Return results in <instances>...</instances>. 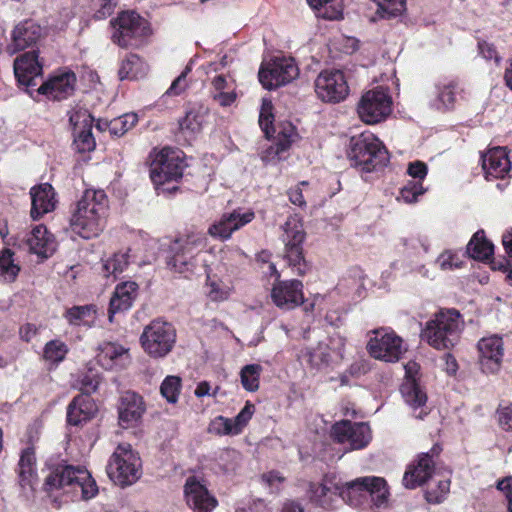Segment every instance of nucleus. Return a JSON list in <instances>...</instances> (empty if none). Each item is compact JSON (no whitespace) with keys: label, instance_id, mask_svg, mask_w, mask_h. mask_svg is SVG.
<instances>
[{"label":"nucleus","instance_id":"13","mask_svg":"<svg viewBox=\"0 0 512 512\" xmlns=\"http://www.w3.org/2000/svg\"><path fill=\"white\" fill-rule=\"evenodd\" d=\"M391 111L392 98L381 87L365 92L357 106V113L366 124H377L385 120Z\"/></svg>","mask_w":512,"mask_h":512},{"label":"nucleus","instance_id":"48","mask_svg":"<svg viewBox=\"0 0 512 512\" xmlns=\"http://www.w3.org/2000/svg\"><path fill=\"white\" fill-rule=\"evenodd\" d=\"M262 371L263 368L260 364H248L241 369V384L246 391L255 392L259 389Z\"/></svg>","mask_w":512,"mask_h":512},{"label":"nucleus","instance_id":"24","mask_svg":"<svg viewBox=\"0 0 512 512\" xmlns=\"http://www.w3.org/2000/svg\"><path fill=\"white\" fill-rule=\"evenodd\" d=\"M97 412L98 406L91 396L76 395L67 406V424L81 428L90 422Z\"/></svg>","mask_w":512,"mask_h":512},{"label":"nucleus","instance_id":"40","mask_svg":"<svg viewBox=\"0 0 512 512\" xmlns=\"http://www.w3.org/2000/svg\"><path fill=\"white\" fill-rule=\"evenodd\" d=\"M130 249L125 252H116L102 260V274L104 277L109 278L113 276L114 280L118 278L128 267L130 263Z\"/></svg>","mask_w":512,"mask_h":512},{"label":"nucleus","instance_id":"3","mask_svg":"<svg viewBox=\"0 0 512 512\" xmlns=\"http://www.w3.org/2000/svg\"><path fill=\"white\" fill-rule=\"evenodd\" d=\"M347 156L351 166L362 173L382 170L390 161L387 148L371 132H363L351 137Z\"/></svg>","mask_w":512,"mask_h":512},{"label":"nucleus","instance_id":"23","mask_svg":"<svg viewBox=\"0 0 512 512\" xmlns=\"http://www.w3.org/2000/svg\"><path fill=\"white\" fill-rule=\"evenodd\" d=\"M310 500L312 503L330 510L340 499L339 482L335 476L325 475L321 482L310 483Z\"/></svg>","mask_w":512,"mask_h":512},{"label":"nucleus","instance_id":"56","mask_svg":"<svg viewBox=\"0 0 512 512\" xmlns=\"http://www.w3.org/2000/svg\"><path fill=\"white\" fill-rule=\"evenodd\" d=\"M450 490V480H440L436 488L427 489L425 492V499L428 503L439 504L441 503Z\"/></svg>","mask_w":512,"mask_h":512},{"label":"nucleus","instance_id":"62","mask_svg":"<svg viewBox=\"0 0 512 512\" xmlns=\"http://www.w3.org/2000/svg\"><path fill=\"white\" fill-rule=\"evenodd\" d=\"M499 426L507 432L512 431V403L499 405L496 411Z\"/></svg>","mask_w":512,"mask_h":512},{"label":"nucleus","instance_id":"10","mask_svg":"<svg viewBox=\"0 0 512 512\" xmlns=\"http://www.w3.org/2000/svg\"><path fill=\"white\" fill-rule=\"evenodd\" d=\"M370 333L373 336L370 337L366 349L372 358L389 363H395L401 359L405 352L403 339L394 330L380 327Z\"/></svg>","mask_w":512,"mask_h":512},{"label":"nucleus","instance_id":"51","mask_svg":"<svg viewBox=\"0 0 512 512\" xmlns=\"http://www.w3.org/2000/svg\"><path fill=\"white\" fill-rule=\"evenodd\" d=\"M308 362L311 367L322 369L331 362V349L328 345L319 343L308 352Z\"/></svg>","mask_w":512,"mask_h":512},{"label":"nucleus","instance_id":"35","mask_svg":"<svg viewBox=\"0 0 512 512\" xmlns=\"http://www.w3.org/2000/svg\"><path fill=\"white\" fill-rule=\"evenodd\" d=\"M436 108L441 111L454 109L456 96L459 92V81L456 78H443L435 84Z\"/></svg>","mask_w":512,"mask_h":512},{"label":"nucleus","instance_id":"17","mask_svg":"<svg viewBox=\"0 0 512 512\" xmlns=\"http://www.w3.org/2000/svg\"><path fill=\"white\" fill-rule=\"evenodd\" d=\"M417 363L409 362L405 366L406 375L405 380L400 387V392L402 397L414 411L420 409V412L415 415L418 419H424L429 414L427 410L426 402L428 400L426 391L421 387L419 382L416 380L414 376H412L413 371H416Z\"/></svg>","mask_w":512,"mask_h":512},{"label":"nucleus","instance_id":"12","mask_svg":"<svg viewBox=\"0 0 512 512\" xmlns=\"http://www.w3.org/2000/svg\"><path fill=\"white\" fill-rule=\"evenodd\" d=\"M442 450V446L435 443L428 452L418 454L405 470L402 479L404 487L415 489L427 483L435 473V459L440 456Z\"/></svg>","mask_w":512,"mask_h":512},{"label":"nucleus","instance_id":"53","mask_svg":"<svg viewBox=\"0 0 512 512\" xmlns=\"http://www.w3.org/2000/svg\"><path fill=\"white\" fill-rule=\"evenodd\" d=\"M273 121V104L270 100L263 99L259 114V125L268 139L271 138L274 133H276V129L273 126Z\"/></svg>","mask_w":512,"mask_h":512},{"label":"nucleus","instance_id":"4","mask_svg":"<svg viewBox=\"0 0 512 512\" xmlns=\"http://www.w3.org/2000/svg\"><path fill=\"white\" fill-rule=\"evenodd\" d=\"M206 245L207 238L200 232H190L176 238L169 248L171 256L167 260L168 268L188 278L197 267L196 257Z\"/></svg>","mask_w":512,"mask_h":512},{"label":"nucleus","instance_id":"19","mask_svg":"<svg viewBox=\"0 0 512 512\" xmlns=\"http://www.w3.org/2000/svg\"><path fill=\"white\" fill-rule=\"evenodd\" d=\"M479 365L483 373L495 374L502 365L504 356L503 339L497 335L484 337L477 344Z\"/></svg>","mask_w":512,"mask_h":512},{"label":"nucleus","instance_id":"14","mask_svg":"<svg viewBox=\"0 0 512 512\" xmlns=\"http://www.w3.org/2000/svg\"><path fill=\"white\" fill-rule=\"evenodd\" d=\"M317 97L325 103H340L349 95V86L344 72L326 69L320 72L314 82Z\"/></svg>","mask_w":512,"mask_h":512},{"label":"nucleus","instance_id":"59","mask_svg":"<svg viewBox=\"0 0 512 512\" xmlns=\"http://www.w3.org/2000/svg\"><path fill=\"white\" fill-rule=\"evenodd\" d=\"M95 9L93 18L103 20L111 16L117 5V0H92Z\"/></svg>","mask_w":512,"mask_h":512},{"label":"nucleus","instance_id":"42","mask_svg":"<svg viewBox=\"0 0 512 512\" xmlns=\"http://www.w3.org/2000/svg\"><path fill=\"white\" fill-rule=\"evenodd\" d=\"M101 382V376L98 370L88 367L79 371L75 379L74 387L81 391L80 395L91 396L96 392Z\"/></svg>","mask_w":512,"mask_h":512},{"label":"nucleus","instance_id":"45","mask_svg":"<svg viewBox=\"0 0 512 512\" xmlns=\"http://www.w3.org/2000/svg\"><path fill=\"white\" fill-rule=\"evenodd\" d=\"M96 309L94 305L73 306L66 310L64 318L70 325L90 326L95 320Z\"/></svg>","mask_w":512,"mask_h":512},{"label":"nucleus","instance_id":"30","mask_svg":"<svg viewBox=\"0 0 512 512\" xmlns=\"http://www.w3.org/2000/svg\"><path fill=\"white\" fill-rule=\"evenodd\" d=\"M482 168L487 179H503L511 169L507 149L505 147L490 149L482 156Z\"/></svg>","mask_w":512,"mask_h":512},{"label":"nucleus","instance_id":"9","mask_svg":"<svg viewBox=\"0 0 512 512\" xmlns=\"http://www.w3.org/2000/svg\"><path fill=\"white\" fill-rule=\"evenodd\" d=\"M176 338V329L172 323L154 319L144 327L139 340L142 349L149 357L160 359L173 350Z\"/></svg>","mask_w":512,"mask_h":512},{"label":"nucleus","instance_id":"16","mask_svg":"<svg viewBox=\"0 0 512 512\" xmlns=\"http://www.w3.org/2000/svg\"><path fill=\"white\" fill-rule=\"evenodd\" d=\"M94 118L85 109L74 110L69 115V123L73 127L75 150L79 153L95 149L96 142L92 134Z\"/></svg>","mask_w":512,"mask_h":512},{"label":"nucleus","instance_id":"34","mask_svg":"<svg viewBox=\"0 0 512 512\" xmlns=\"http://www.w3.org/2000/svg\"><path fill=\"white\" fill-rule=\"evenodd\" d=\"M211 99L221 107H230L237 100L236 84L223 74L216 75L211 80Z\"/></svg>","mask_w":512,"mask_h":512},{"label":"nucleus","instance_id":"15","mask_svg":"<svg viewBox=\"0 0 512 512\" xmlns=\"http://www.w3.org/2000/svg\"><path fill=\"white\" fill-rule=\"evenodd\" d=\"M331 436L339 444H349L350 450L368 446L372 439L370 426L364 422L342 420L332 425Z\"/></svg>","mask_w":512,"mask_h":512},{"label":"nucleus","instance_id":"18","mask_svg":"<svg viewBox=\"0 0 512 512\" xmlns=\"http://www.w3.org/2000/svg\"><path fill=\"white\" fill-rule=\"evenodd\" d=\"M271 299L278 308L292 310L304 303L303 283L297 279L275 281Z\"/></svg>","mask_w":512,"mask_h":512},{"label":"nucleus","instance_id":"37","mask_svg":"<svg viewBox=\"0 0 512 512\" xmlns=\"http://www.w3.org/2000/svg\"><path fill=\"white\" fill-rule=\"evenodd\" d=\"M19 483L22 487H33L37 480L36 456L34 448H25L18 463Z\"/></svg>","mask_w":512,"mask_h":512},{"label":"nucleus","instance_id":"27","mask_svg":"<svg viewBox=\"0 0 512 512\" xmlns=\"http://www.w3.org/2000/svg\"><path fill=\"white\" fill-rule=\"evenodd\" d=\"M32 219L38 220L56 207V193L49 183H41L30 189Z\"/></svg>","mask_w":512,"mask_h":512},{"label":"nucleus","instance_id":"33","mask_svg":"<svg viewBox=\"0 0 512 512\" xmlns=\"http://www.w3.org/2000/svg\"><path fill=\"white\" fill-rule=\"evenodd\" d=\"M208 114L209 110L203 104H193L186 110L184 117L178 120L179 132L185 136L195 137L202 131Z\"/></svg>","mask_w":512,"mask_h":512},{"label":"nucleus","instance_id":"28","mask_svg":"<svg viewBox=\"0 0 512 512\" xmlns=\"http://www.w3.org/2000/svg\"><path fill=\"white\" fill-rule=\"evenodd\" d=\"M80 469L79 466L75 467L68 464L51 466L43 484L44 491L51 493L65 487H75Z\"/></svg>","mask_w":512,"mask_h":512},{"label":"nucleus","instance_id":"47","mask_svg":"<svg viewBox=\"0 0 512 512\" xmlns=\"http://www.w3.org/2000/svg\"><path fill=\"white\" fill-rule=\"evenodd\" d=\"M14 252L5 248L0 251V278L7 282H13L20 272V267L14 263Z\"/></svg>","mask_w":512,"mask_h":512},{"label":"nucleus","instance_id":"60","mask_svg":"<svg viewBox=\"0 0 512 512\" xmlns=\"http://www.w3.org/2000/svg\"><path fill=\"white\" fill-rule=\"evenodd\" d=\"M210 430L217 435H238L231 418L218 416L212 421Z\"/></svg>","mask_w":512,"mask_h":512},{"label":"nucleus","instance_id":"29","mask_svg":"<svg viewBox=\"0 0 512 512\" xmlns=\"http://www.w3.org/2000/svg\"><path fill=\"white\" fill-rule=\"evenodd\" d=\"M146 410L143 397L136 392L126 391L121 396L119 422L124 428L134 426Z\"/></svg>","mask_w":512,"mask_h":512},{"label":"nucleus","instance_id":"25","mask_svg":"<svg viewBox=\"0 0 512 512\" xmlns=\"http://www.w3.org/2000/svg\"><path fill=\"white\" fill-rule=\"evenodd\" d=\"M42 35V28L32 19L17 24L12 31V42L7 46L10 54H15L37 43Z\"/></svg>","mask_w":512,"mask_h":512},{"label":"nucleus","instance_id":"41","mask_svg":"<svg viewBox=\"0 0 512 512\" xmlns=\"http://www.w3.org/2000/svg\"><path fill=\"white\" fill-rule=\"evenodd\" d=\"M127 353V349L122 345L106 342L100 346L97 360L104 368L111 369L123 356L127 355Z\"/></svg>","mask_w":512,"mask_h":512},{"label":"nucleus","instance_id":"32","mask_svg":"<svg viewBox=\"0 0 512 512\" xmlns=\"http://www.w3.org/2000/svg\"><path fill=\"white\" fill-rule=\"evenodd\" d=\"M27 245L32 253L43 258L50 257L56 250V241L46 226H35L27 238Z\"/></svg>","mask_w":512,"mask_h":512},{"label":"nucleus","instance_id":"38","mask_svg":"<svg viewBox=\"0 0 512 512\" xmlns=\"http://www.w3.org/2000/svg\"><path fill=\"white\" fill-rule=\"evenodd\" d=\"M359 484L363 487H367L366 495L371 497L376 507L380 508L386 506L389 498V490L384 478L367 476L363 477Z\"/></svg>","mask_w":512,"mask_h":512},{"label":"nucleus","instance_id":"52","mask_svg":"<svg viewBox=\"0 0 512 512\" xmlns=\"http://www.w3.org/2000/svg\"><path fill=\"white\" fill-rule=\"evenodd\" d=\"M76 486L81 488L82 498L84 500L92 499L98 494L96 481L85 468L81 467L77 481L75 482V487Z\"/></svg>","mask_w":512,"mask_h":512},{"label":"nucleus","instance_id":"43","mask_svg":"<svg viewBox=\"0 0 512 512\" xmlns=\"http://www.w3.org/2000/svg\"><path fill=\"white\" fill-rule=\"evenodd\" d=\"M69 353L67 344L59 339L48 341L43 348V359L49 363V369L56 368Z\"/></svg>","mask_w":512,"mask_h":512},{"label":"nucleus","instance_id":"22","mask_svg":"<svg viewBox=\"0 0 512 512\" xmlns=\"http://www.w3.org/2000/svg\"><path fill=\"white\" fill-rule=\"evenodd\" d=\"M254 218L255 213L252 210L244 213H240V210H234L231 213L223 214L219 221L213 223L208 228V234L222 241L228 240L233 232L252 222Z\"/></svg>","mask_w":512,"mask_h":512},{"label":"nucleus","instance_id":"63","mask_svg":"<svg viewBox=\"0 0 512 512\" xmlns=\"http://www.w3.org/2000/svg\"><path fill=\"white\" fill-rule=\"evenodd\" d=\"M309 186L308 181H301L296 186L291 187L287 191L289 201L300 208H305L307 203L303 195L302 187Z\"/></svg>","mask_w":512,"mask_h":512},{"label":"nucleus","instance_id":"5","mask_svg":"<svg viewBox=\"0 0 512 512\" xmlns=\"http://www.w3.org/2000/svg\"><path fill=\"white\" fill-rule=\"evenodd\" d=\"M111 25L115 29L112 41L121 48L139 47L152 33L150 23L132 10L120 12Z\"/></svg>","mask_w":512,"mask_h":512},{"label":"nucleus","instance_id":"50","mask_svg":"<svg viewBox=\"0 0 512 512\" xmlns=\"http://www.w3.org/2000/svg\"><path fill=\"white\" fill-rule=\"evenodd\" d=\"M182 388V380L179 376L169 375L164 378L160 386L161 395L169 402L176 403Z\"/></svg>","mask_w":512,"mask_h":512},{"label":"nucleus","instance_id":"7","mask_svg":"<svg viewBox=\"0 0 512 512\" xmlns=\"http://www.w3.org/2000/svg\"><path fill=\"white\" fill-rule=\"evenodd\" d=\"M187 167L185 153L172 147L155 152L150 164V178L156 190L171 182H178Z\"/></svg>","mask_w":512,"mask_h":512},{"label":"nucleus","instance_id":"46","mask_svg":"<svg viewBox=\"0 0 512 512\" xmlns=\"http://www.w3.org/2000/svg\"><path fill=\"white\" fill-rule=\"evenodd\" d=\"M363 477L357 478L345 484L339 483L340 499L347 502L351 506H357L361 502V498L366 497L367 487H363L361 483Z\"/></svg>","mask_w":512,"mask_h":512},{"label":"nucleus","instance_id":"21","mask_svg":"<svg viewBox=\"0 0 512 512\" xmlns=\"http://www.w3.org/2000/svg\"><path fill=\"white\" fill-rule=\"evenodd\" d=\"M184 494L188 506L194 512H212L218 505L217 499L195 476L187 478Z\"/></svg>","mask_w":512,"mask_h":512},{"label":"nucleus","instance_id":"39","mask_svg":"<svg viewBox=\"0 0 512 512\" xmlns=\"http://www.w3.org/2000/svg\"><path fill=\"white\" fill-rule=\"evenodd\" d=\"M307 3L324 19L338 20L343 17V0H307Z\"/></svg>","mask_w":512,"mask_h":512},{"label":"nucleus","instance_id":"61","mask_svg":"<svg viewBox=\"0 0 512 512\" xmlns=\"http://www.w3.org/2000/svg\"><path fill=\"white\" fill-rule=\"evenodd\" d=\"M478 53L486 60H494L496 64H499L501 57L497 51L496 46L483 39H478L477 42Z\"/></svg>","mask_w":512,"mask_h":512},{"label":"nucleus","instance_id":"57","mask_svg":"<svg viewBox=\"0 0 512 512\" xmlns=\"http://www.w3.org/2000/svg\"><path fill=\"white\" fill-rule=\"evenodd\" d=\"M191 71H192V67H191V65L188 64L184 68V70L181 72V74L177 78L174 79V81L172 82L170 87L167 89L165 94L168 96H179L183 92H185L189 86L188 81H187V76Z\"/></svg>","mask_w":512,"mask_h":512},{"label":"nucleus","instance_id":"2","mask_svg":"<svg viewBox=\"0 0 512 512\" xmlns=\"http://www.w3.org/2000/svg\"><path fill=\"white\" fill-rule=\"evenodd\" d=\"M463 326L460 312L442 308L429 319L421 330V339L436 350H448L459 341Z\"/></svg>","mask_w":512,"mask_h":512},{"label":"nucleus","instance_id":"11","mask_svg":"<svg viewBox=\"0 0 512 512\" xmlns=\"http://www.w3.org/2000/svg\"><path fill=\"white\" fill-rule=\"evenodd\" d=\"M299 75V68L293 58L276 57L261 65L258 78L261 85L273 90L291 83Z\"/></svg>","mask_w":512,"mask_h":512},{"label":"nucleus","instance_id":"26","mask_svg":"<svg viewBox=\"0 0 512 512\" xmlns=\"http://www.w3.org/2000/svg\"><path fill=\"white\" fill-rule=\"evenodd\" d=\"M14 74L19 84L29 87L36 86V77L42 73V65L38 60V51L25 52L14 60Z\"/></svg>","mask_w":512,"mask_h":512},{"label":"nucleus","instance_id":"44","mask_svg":"<svg viewBox=\"0 0 512 512\" xmlns=\"http://www.w3.org/2000/svg\"><path fill=\"white\" fill-rule=\"evenodd\" d=\"M143 68V60L137 54L129 53L121 62L120 68L118 70L119 79H138L144 74Z\"/></svg>","mask_w":512,"mask_h":512},{"label":"nucleus","instance_id":"20","mask_svg":"<svg viewBox=\"0 0 512 512\" xmlns=\"http://www.w3.org/2000/svg\"><path fill=\"white\" fill-rule=\"evenodd\" d=\"M76 81L75 73L66 71L50 77L36 91L49 100L62 101L74 94Z\"/></svg>","mask_w":512,"mask_h":512},{"label":"nucleus","instance_id":"1","mask_svg":"<svg viewBox=\"0 0 512 512\" xmlns=\"http://www.w3.org/2000/svg\"><path fill=\"white\" fill-rule=\"evenodd\" d=\"M109 200L104 190L86 189L70 218L73 232L84 239L100 235L107 222Z\"/></svg>","mask_w":512,"mask_h":512},{"label":"nucleus","instance_id":"64","mask_svg":"<svg viewBox=\"0 0 512 512\" xmlns=\"http://www.w3.org/2000/svg\"><path fill=\"white\" fill-rule=\"evenodd\" d=\"M407 173L414 179L422 182L425 179L428 173V167L426 163L420 160H416L414 162H410L407 168Z\"/></svg>","mask_w":512,"mask_h":512},{"label":"nucleus","instance_id":"49","mask_svg":"<svg viewBox=\"0 0 512 512\" xmlns=\"http://www.w3.org/2000/svg\"><path fill=\"white\" fill-rule=\"evenodd\" d=\"M138 122V116L135 113H126L110 120V134L115 137H121L132 129Z\"/></svg>","mask_w":512,"mask_h":512},{"label":"nucleus","instance_id":"58","mask_svg":"<svg viewBox=\"0 0 512 512\" xmlns=\"http://www.w3.org/2000/svg\"><path fill=\"white\" fill-rule=\"evenodd\" d=\"M207 286L209 288L207 295L213 302L225 301L231 294V289L222 282L210 281Z\"/></svg>","mask_w":512,"mask_h":512},{"label":"nucleus","instance_id":"54","mask_svg":"<svg viewBox=\"0 0 512 512\" xmlns=\"http://www.w3.org/2000/svg\"><path fill=\"white\" fill-rule=\"evenodd\" d=\"M422 182L409 180L399 191L397 200H403L407 204H412L418 201V197L425 193Z\"/></svg>","mask_w":512,"mask_h":512},{"label":"nucleus","instance_id":"36","mask_svg":"<svg viewBox=\"0 0 512 512\" xmlns=\"http://www.w3.org/2000/svg\"><path fill=\"white\" fill-rule=\"evenodd\" d=\"M466 253L472 259L486 263L494 256V244L487 239L485 231L479 229L469 240Z\"/></svg>","mask_w":512,"mask_h":512},{"label":"nucleus","instance_id":"55","mask_svg":"<svg viewBox=\"0 0 512 512\" xmlns=\"http://www.w3.org/2000/svg\"><path fill=\"white\" fill-rule=\"evenodd\" d=\"M295 135V127H293L291 124H288L287 127L279 130L277 132V136L275 137L276 153L279 154L288 150L293 142Z\"/></svg>","mask_w":512,"mask_h":512},{"label":"nucleus","instance_id":"6","mask_svg":"<svg viewBox=\"0 0 512 512\" xmlns=\"http://www.w3.org/2000/svg\"><path fill=\"white\" fill-rule=\"evenodd\" d=\"M106 470L111 481L124 488L141 477L142 461L130 444L120 443L110 456Z\"/></svg>","mask_w":512,"mask_h":512},{"label":"nucleus","instance_id":"31","mask_svg":"<svg viewBox=\"0 0 512 512\" xmlns=\"http://www.w3.org/2000/svg\"><path fill=\"white\" fill-rule=\"evenodd\" d=\"M139 286L135 281H125L116 285L109 303V320L118 312L129 310L138 295Z\"/></svg>","mask_w":512,"mask_h":512},{"label":"nucleus","instance_id":"8","mask_svg":"<svg viewBox=\"0 0 512 512\" xmlns=\"http://www.w3.org/2000/svg\"><path fill=\"white\" fill-rule=\"evenodd\" d=\"M285 259L293 271L299 275L307 274L311 265L306 261L303 250V243L306 239L302 218L297 215H291L283 225Z\"/></svg>","mask_w":512,"mask_h":512}]
</instances>
